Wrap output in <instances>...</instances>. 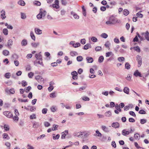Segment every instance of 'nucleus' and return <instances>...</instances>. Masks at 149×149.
Masks as SVG:
<instances>
[{"mask_svg": "<svg viewBox=\"0 0 149 149\" xmlns=\"http://www.w3.org/2000/svg\"><path fill=\"white\" fill-rule=\"evenodd\" d=\"M141 11H140L139 12H138L136 14V16H137V17H139L140 18H142L143 17V15L140 13V12Z\"/></svg>", "mask_w": 149, "mask_h": 149, "instance_id": "obj_49", "label": "nucleus"}, {"mask_svg": "<svg viewBox=\"0 0 149 149\" xmlns=\"http://www.w3.org/2000/svg\"><path fill=\"white\" fill-rule=\"evenodd\" d=\"M18 3L19 5L22 6H24L25 5V2L23 0H21L19 1L18 2Z\"/></svg>", "mask_w": 149, "mask_h": 149, "instance_id": "obj_32", "label": "nucleus"}, {"mask_svg": "<svg viewBox=\"0 0 149 149\" xmlns=\"http://www.w3.org/2000/svg\"><path fill=\"white\" fill-rule=\"evenodd\" d=\"M3 54L5 56H8L9 54V52L7 50H4L3 51Z\"/></svg>", "mask_w": 149, "mask_h": 149, "instance_id": "obj_26", "label": "nucleus"}, {"mask_svg": "<svg viewBox=\"0 0 149 149\" xmlns=\"http://www.w3.org/2000/svg\"><path fill=\"white\" fill-rule=\"evenodd\" d=\"M61 2L62 5L64 6H66L67 4V2L66 0H61Z\"/></svg>", "mask_w": 149, "mask_h": 149, "instance_id": "obj_47", "label": "nucleus"}, {"mask_svg": "<svg viewBox=\"0 0 149 149\" xmlns=\"http://www.w3.org/2000/svg\"><path fill=\"white\" fill-rule=\"evenodd\" d=\"M82 100L85 101H89L90 100V99L89 97L87 96H84L81 98Z\"/></svg>", "mask_w": 149, "mask_h": 149, "instance_id": "obj_41", "label": "nucleus"}, {"mask_svg": "<svg viewBox=\"0 0 149 149\" xmlns=\"http://www.w3.org/2000/svg\"><path fill=\"white\" fill-rule=\"evenodd\" d=\"M123 14L127 16L129 14V11L126 9H125L123 11Z\"/></svg>", "mask_w": 149, "mask_h": 149, "instance_id": "obj_42", "label": "nucleus"}, {"mask_svg": "<svg viewBox=\"0 0 149 149\" xmlns=\"http://www.w3.org/2000/svg\"><path fill=\"white\" fill-rule=\"evenodd\" d=\"M31 89V86H29L26 88V89L25 90V91L27 93H28L29 91Z\"/></svg>", "mask_w": 149, "mask_h": 149, "instance_id": "obj_60", "label": "nucleus"}, {"mask_svg": "<svg viewBox=\"0 0 149 149\" xmlns=\"http://www.w3.org/2000/svg\"><path fill=\"white\" fill-rule=\"evenodd\" d=\"M134 75L136 77H137L138 76H139V77H142L141 74L138 71V70H136L134 72Z\"/></svg>", "mask_w": 149, "mask_h": 149, "instance_id": "obj_17", "label": "nucleus"}, {"mask_svg": "<svg viewBox=\"0 0 149 149\" xmlns=\"http://www.w3.org/2000/svg\"><path fill=\"white\" fill-rule=\"evenodd\" d=\"M108 35L106 33H102L101 35V36L104 38H106L108 37Z\"/></svg>", "mask_w": 149, "mask_h": 149, "instance_id": "obj_44", "label": "nucleus"}, {"mask_svg": "<svg viewBox=\"0 0 149 149\" xmlns=\"http://www.w3.org/2000/svg\"><path fill=\"white\" fill-rule=\"evenodd\" d=\"M104 59V58L103 56H100L99 58L98 59V62L100 63L102 62Z\"/></svg>", "mask_w": 149, "mask_h": 149, "instance_id": "obj_39", "label": "nucleus"}, {"mask_svg": "<svg viewBox=\"0 0 149 149\" xmlns=\"http://www.w3.org/2000/svg\"><path fill=\"white\" fill-rule=\"evenodd\" d=\"M132 77V76L130 74H128L127 77H126V79L128 81H130Z\"/></svg>", "mask_w": 149, "mask_h": 149, "instance_id": "obj_35", "label": "nucleus"}, {"mask_svg": "<svg viewBox=\"0 0 149 149\" xmlns=\"http://www.w3.org/2000/svg\"><path fill=\"white\" fill-rule=\"evenodd\" d=\"M35 79L39 83L41 84H44V79L41 76H36Z\"/></svg>", "mask_w": 149, "mask_h": 149, "instance_id": "obj_2", "label": "nucleus"}, {"mask_svg": "<svg viewBox=\"0 0 149 149\" xmlns=\"http://www.w3.org/2000/svg\"><path fill=\"white\" fill-rule=\"evenodd\" d=\"M35 33L37 34L40 35L42 34V30L38 28L35 29Z\"/></svg>", "mask_w": 149, "mask_h": 149, "instance_id": "obj_14", "label": "nucleus"}, {"mask_svg": "<svg viewBox=\"0 0 149 149\" xmlns=\"http://www.w3.org/2000/svg\"><path fill=\"white\" fill-rule=\"evenodd\" d=\"M125 68L129 70L130 68V65L128 63H126L125 65Z\"/></svg>", "mask_w": 149, "mask_h": 149, "instance_id": "obj_34", "label": "nucleus"}, {"mask_svg": "<svg viewBox=\"0 0 149 149\" xmlns=\"http://www.w3.org/2000/svg\"><path fill=\"white\" fill-rule=\"evenodd\" d=\"M54 3L51 6H52L53 8L56 9H58L60 6L59 5V1L58 0H55L54 2Z\"/></svg>", "mask_w": 149, "mask_h": 149, "instance_id": "obj_3", "label": "nucleus"}, {"mask_svg": "<svg viewBox=\"0 0 149 149\" xmlns=\"http://www.w3.org/2000/svg\"><path fill=\"white\" fill-rule=\"evenodd\" d=\"M147 122V120L146 119H142L140 120V123L142 124L146 123Z\"/></svg>", "mask_w": 149, "mask_h": 149, "instance_id": "obj_30", "label": "nucleus"}, {"mask_svg": "<svg viewBox=\"0 0 149 149\" xmlns=\"http://www.w3.org/2000/svg\"><path fill=\"white\" fill-rule=\"evenodd\" d=\"M3 114L8 118H10L13 117V114L8 111L3 112Z\"/></svg>", "mask_w": 149, "mask_h": 149, "instance_id": "obj_5", "label": "nucleus"}, {"mask_svg": "<svg viewBox=\"0 0 149 149\" xmlns=\"http://www.w3.org/2000/svg\"><path fill=\"white\" fill-rule=\"evenodd\" d=\"M136 60L138 62V67H139L142 64V58L139 55H137L136 57Z\"/></svg>", "mask_w": 149, "mask_h": 149, "instance_id": "obj_4", "label": "nucleus"}, {"mask_svg": "<svg viewBox=\"0 0 149 149\" xmlns=\"http://www.w3.org/2000/svg\"><path fill=\"white\" fill-rule=\"evenodd\" d=\"M33 3L34 5L37 6H40L41 4V3L40 1H34Z\"/></svg>", "mask_w": 149, "mask_h": 149, "instance_id": "obj_36", "label": "nucleus"}, {"mask_svg": "<svg viewBox=\"0 0 149 149\" xmlns=\"http://www.w3.org/2000/svg\"><path fill=\"white\" fill-rule=\"evenodd\" d=\"M77 60L78 61H81L83 60V58L82 56H79L77 57Z\"/></svg>", "mask_w": 149, "mask_h": 149, "instance_id": "obj_46", "label": "nucleus"}, {"mask_svg": "<svg viewBox=\"0 0 149 149\" xmlns=\"http://www.w3.org/2000/svg\"><path fill=\"white\" fill-rule=\"evenodd\" d=\"M70 55L72 56H74L78 55L77 53L75 51H71L70 53Z\"/></svg>", "mask_w": 149, "mask_h": 149, "instance_id": "obj_24", "label": "nucleus"}, {"mask_svg": "<svg viewBox=\"0 0 149 149\" xmlns=\"http://www.w3.org/2000/svg\"><path fill=\"white\" fill-rule=\"evenodd\" d=\"M27 40L25 39H23L21 42V45L22 46H25L27 45Z\"/></svg>", "mask_w": 149, "mask_h": 149, "instance_id": "obj_20", "label": "nucleus"}, {"mask_svg": "<svg viewBox=\"0 0 149 149\" xmlns=\"http://www.w3.org/2000/svg\"><path fill=\"white\" fill-rule=\"evenodd\" d=\"M60 135L59 134H57L56 136H55V134H53V139L54 140L58 139H59L60 137Z\"/></svg>", "mask_w": 149, "mask_h": 149, "instance_id": "obj_28", "label": "nucleus"}, {"mask_svg": "<svg viewBox=\"0 0 149 149\" xmlns=\"http://www.w3.org/2000/svg\"><path fill=\"white\" fill-rule=\"evenodd\" d=\"M101 129L105 132H108L110 131L109 128L104 125H102L101 127Z\"/></svg>", "mask_w": 149, "mask_h": 149, "instance_id": "obj_8", "label": "nucleus"}, {"mask_svg": "<svg viewBox=\"0 0 149 149\" xmlns=\"http://www.w3.org/2000/svg\"><path fill=\"white\" fill-rule=\"evenodd\" d=\"M37 63H38V64L42 66H44V64L42 62V60H39L36 59L34 62V65L37 66V65L36 64Z\"/></svg>", "mask_w": 149, "mask_h": 149, "instance_id": "obj_7", "label": "nucleus"}, {"mask_svg": "<svg viewBox=\"0 0 149 149\" xmlns=\"http://www.w3.org/2000/svg\"><path fill=\"white\" fill-rule=\"evenodd\" d=\"M39 123L37 122H35L33 123V128H38L39 126Z\"/></svg>", "mask_w": 149, "mask_h": 149, "instance_id": "obj_23", "label": "nucleus"}, {"mask_svg": "<svg viewBox=\"0 0 149 149\" xmlns=\"http://www.w3.org/2000/svg\"><path fill=\"white\" fill-rule=\"evenodd\" d=\"M80 46V44L79 43L77 42L76 44H74L73 45V47H74L76 48L77 47Z\"/></svg>", "mask_w": 149, "mask_h": 149, "instance_id": "obj_56", "label": "nucleus"}, {"mask_svg": "<svg viewBox=\"0 0 149 149\" xmlns=\"http://www.w3.org/2000/svg\"><path fill=\"white\" fill-rule=\"evenodd\" d=\"M130 89L129 88L127 87H124L123 91V92L127 94H129V93Z\"/></svg>", "mask_w": 149, "mask_h": 149, "instance_id": "obj_19", "label": "nucleus"}, {"mask_svg": "<svg viewBox=\"0 0 149 149\" xmlns=\"http://www.w3.org/2000/svg\"><path fill=\"white\" fill-rule=\"evenodd\" d=\"M68 133V130H65L64 132H62V134L61 136V138L62 139H65L66 135Z\"/></svg>", "mask_w": 149, "mask_h": 149, "instance_id": "obj_16", "label": "nucleus"}, {"mask_svg": "<svg viewBox=\"0 0 149 149\" xmlns=\"http://www.w3.org/2000/svg\"><path fill=\"white\" fill-rule=\"evenodd\" d=\"M82 13L83 15L84 16H86V9L84 7V6H83L82 7Z\"/></svg>", "mask_w": 149, "mask_h": 149, "instance_id": "obj_37", "label": "nucleus"}, {"mask_svg": "<svg viewBox=\"0 0 149 149\" xmlns=\"http://www.w3.org/2000/svg\"><path fill=\"white\" fill-rule=\"evenodd\" d=\"M111 126L116 128H118L120 126V125L118 123L116 122L112 123Z\"/></svg>", "mask_w": 149, "mask_h": 149, "instance_id": "obj_13", "label": "nucleus"}, {"mask_svg": "<svg viewBox=\"0 0 149 149\" xmlns=\"http://www.w3.org/2000/svg\"><path fill=\"white\" fill-rule=\"evenodd\" d=\"M130 134V132L127 131L126 129H124L122 131V134L124 136H127L129 135Z\"/></svg>", "mask_w": 149, "mask_h": 149, "instance_id": "obj_9", "label": "nucleus"}, {"mask_svg": "<svg viewBox=\"0 0 149 149\" xmlns=\"http://www.w3.org/2000/svg\"><path fill=\"white\" fill-rule=\"evenodd\" d=\"M91 40L93 42H96L97 41V39L94 36L91 37Z\"/></svg>", "mask_w": 149, "mask_h": 149, "instance_id": "obj_53", "label": "nucleus"}, {"mask_svg": "<svg viewBox=\"0 0 149 149\" xmlns=\"http://www.w3.org/2000/svg\"><path fill=\"white\" fill-rule=\"evenodd\" d=\"M118 60L119 62H122L125 60V58L123 57H119L118 58Z\"/></svg>", "mask_w": 149, "mask_h": 149, "instance_id": "obj_52", "label": "nucleus"}, {"mask_svg": "<svg viewBox=\"0 0 149 149\" xmlns=\"http://www.w3.org/2000/svg\"><path fill=\"white\" fill-rule=\"evenodd\" d=\"M71 74L72 75V79L74 80H76L77 79V73L75 71H74L71 73Z\"/></svg>", "mask_w": 149, "mask_h": 149, "instance_id": "obj_10", "label": "nucleus"}, {"mask_svg": "<svg viewBox=\"0 0 149 149\" xmlns=\"http://www.w3.org/2000/svg\"><path fill=\"white\" fill-rule=\"evenodd\" d=\"M95 132L96 133V135L94 134L95 136H97L99 137H101L102 136L101 133L98 130H97L95 131Z\"/></svg>", "mask_w": 149, "mask_h": 149, "instance_id": "obj_27", "label": "nucleus"}, {"mask_svg": "<svg viewBox=\"0 0 149 149\" xmlns=\"http://www.w3.org/2000/svg\"><path fill=\"white\" fill-rule=\"evenodd\" d=\"M91 45L90 44H87L84 45V49L85 50H87L89 48H91Z\"/></svg>", "mask_w": 149, "mask_h": 149, "instance_id": "obj_21", "label": "nucleus"}, {"mask_svg": "<svg viewBox=\"0 0 149 149\" xmlns=\"http://www.w3.org/2000/svg\"><path fill=\"white\" fill-rule=\"evenodd\" d=\"M134 136L136 140H139L140 138V136L138 133L135 134L134 135Z\"/></svg>", "mask_w": 149, "mask_h": 149, "instance_id": "obj_40", "label": "nucleus"}, {"mask_svg": "<svg viewBox=\"0 0 149 149\" xmlns=\"http://www.w3.org/2000/svg\"><path fill=\"white\" fill-rule=\"evenodd\" d=\"M29 107L30 108V109H29V110H30L31 111L33 112L36 109V108L34 107H30L29 106Z\"/></svg>", "mask_w": 149, "mask_h": 149, "instance_id": "obj_45", "label": "nucleus"}, {"mask_svg": "<svg viewBox=\"0 0 149 149\" xmlns=\"http://www.w3.org/2000/svg\"><path fill=\"white\" fill-rule=\"evenodd\" d=\"M134 49L135 51H136L138 52H140V49L139 46H136V47H134Z\"/></svg>", "mask_w": 149, "mask_h": 149, "instance_id": "obj_55", "label": "nucleus"}, {"mask_svg": "<svg viewBox=\"0 0 149 149\" xmlns=\"http://www.w3.org/2000/svg\"><path fill=\"white\" fill-rule=\"evenodd\" d=\"M144 36L146 39L147 40L149 41V33L148 31H146V33H144Z\"/></svg>", "mask_w": 149, "mask_h": 149, "instance_id": "obj_18", "label": "nucleus"}, {"mask_svg": "<svg viewBox=\"0 0 149 149\" xmlns=\"http://www.w3.org/2000/svg\"><path fill=\"white\" fill-rule=\"evenodd\" d=\"M6 17L5 15V12L4 10H2L1 11V17L2 19H4Z\"/></svg>", "mask_w": 149, "mask_h": 149, "instance_id": "obj_11", "label": "nucleus"}, {"mask_svg": "<svg viewBox=\"0 0 149 149\" xmlns=\"http://www.w3.org/2000/svg\"><path fill=\"white\" fill-rule=\"evenodd\" d=\"M30 36L32 39L34 41H35L36 40V37L33 31H31L30 33Z\"/></svg>", "mask_w": 149, "mask_h": 149, "instance_id": "obj_25", "label": "nucleus"}, {"mask_svg": "<svg viewBox=\"0 0 149 149\" xmlns=\"http://www.w3.org/2000/svg\"><path fill=\"white\" fill-rule=\"evenodd\" d=\"M40 43L39 42H33L31 44L32 46L34 48L37 47L39 45Z\"/></svg>", "mask_w": 149, "mask_h": 149, "instance_id": "obj_22", "label": "nucleus"}, {"mask_svg": "<svg viewBox=\"0 0 149 149\" xmlns=\"http://www.w3.org/2000/svg\"><path fill=\"white\" fill-rule=\"evenodd\" d=\"M87 63H92L93 61V58L90 56H88L86 58Z\"/></svg>", "mask_w": 149, "mask_h": 149, "instance_id": "obj_15", "label": "nucleus"}, {"mask_svg": "<svg viewBox=\"0 0 149 149\" xmlns=\"http://www.w3.org/2000/svg\"><path fill=\"white\" fill-rule=\"evenodd\" d=\"M41 13H39V14L37 16V17L38 19H40L42 18V14Z\"/></svg>", "mask_w": 149, "mask_h": 149, "instance_id": "obj_62", "label": "nucleus"}, {"mask_svg": "<svg viewBox=\"0 0 149 149\" xmlns=\"http://www.w3.org/2000/svg\"><path fill=\"white\" fill-rule=\"evenodd\" d=\"M95 50L96 51H100L102 49V48L98 46L95 47Z\"/></svg>", "mask_w": 149, "mask_h": 149, "instance_id": "obj_61", "label": "nucleus"}, {"mask_svg": "<svg viewBox=\"0 0 149 149\" xmlns=\"http://www.w3.org/2000/svg\"><path fill=\"white\" fill-rule=\"evenodd\" d=\"M85 138L88 137L91 134V133L90 131H84Z\"/></svg>", "mask_w": 149, "mask_h": 149, "instance_id": "obj_12", "label": "nucleus"}, {"mask_svg": "<svg viewBox=\"0 0 149 149\" xmlns=\"http://www.w3.org/2000/svg\"><path fill=\"white\" fill-rule=\"evenodd\" d=\"M21 18L22 19H25L26 17V15L25 13H21Z\"/></svg>", "mask_w": 149, "mask_h": 149, "instance_id": "obj_50", "label": "nucleus"}, {"mask_svg": "<svg viewBox=\"0 0 149 149\" xmlns=\"http://www.w3.org/2000/svg\"><path fill=\"white\" fill-rule=\"evenodd\" d=\"M13 41L12 40L10 39L8 41L7 46L9 47L13 45Z\"/></svg>", "mask_w": 149, "mask_h": 149, "instance_id": "obj_29", "label": "nucleus"}, {"mask_svg": "<svg viewBox=\"0 0 149 149\" xmlns=\"http://www.w3.org/2000/svg\"><path fill=\"white\" fill-rule=\"evenodd\" d=\"M120 22V20L112 15L109 17L108 20L106 22V24L108 25H114L116 23H119Z\"/></svg>", "mask_w": 149, "mask_h": 149, "instance_id": "obj_1", "label": "nucleus"}, {"mask_svg": "<svg viewBox=\"0 0 149 149\" xmlns=\"http://www.w3.org/2000/svg\"><path fill=\"white\" fill-rule=\"evenodd\" d=\"M57 109V108L56 107L53 106L51 108V110L52 112H54Z\"/></svg>", "mask_w": 149, "mask_h": 149, "instance_id": "obj_54", "label": "nucleus"}, {"mask_svg": "<svg viewBox=\"0 0 149 149\" xmlns=\"http://www.w3.org/2000/svg\"><path fill=\"white\" fill-rule=\"evenodd\" d=\"M13 118L14 121L17 122L19 120V118L17 116H15L14 117L13 116Z\"/></svg>", "mask_w": 149, "mask_h": 149, "instance_id": "obj_51", "label": "nucleus"}, {"mask_svg": "<svg viewBox=\"0 0 149 149\" xmlns=\"http://www.w3.org/2000/svg\"><path fill=\"white\" fill-rule=\"evenodd\" d=\"M50 97L52 98H54L56 97V95L55 92L52 93L50 94Z\"/></svg>", "mask_w": 149, "mask_h": 149, "instance_id": "obj_48", "label": "nucleus"}, {"mask_svg": "<svg viewBox=\"0 0 149 149\" xmlns=\"http://www.w3.org/2000/svg\"><path fill=\"white\" fill-rule=\"evenodd\" d=\"M35 57L37 60H42L41 52H40L36 54H35Z\"/></svg>", "mask_w": 149, "mask_h": 149, "instance_id": "obj_6", "label": "nucleus"}, {"mask_svg": "<svg viewBox=\"0 0 149 149\" xmlns=\"http://www.w3.org/2000/svg\"><path fill=\"white\" fill-rule=\"evenodd\" d=\"M40 13H41V14H42V17H44L46 13V11L44 10L43 11H41Z\"/></svg>", "mask_w": 149, "mask_h": 149, "instance_id": "obj_64", "label": "nucleus"}, {"mask_svg": "<svg viewBox=\"0 0 149 149\" xmlns=\"http://www.w3.org/2000/svg\"><path fill=\"white\" fill-rule=\"evenodd\" d=\"M105 115L107 117H109L111 116V113L110 111H109L105 113Z\"/></svg>", "mask_w": 149, "mask_h": 149, "instance_id": "obj_38", "label": "nucleus"}, {"mask_svg": "<svg viewBox=\"0 0 149 149\" xmlns=\"http://www.w3.org/2000/svg\"><path fill=\"white\" fill-rule=\"evenodd\" d=\"M30 118L31 119H33L36 118V115L35 114H33L30 116Z\"/></svg>", "mask_w": 149, "mask_h": 149, "instance_id": "obj_57", "label": "nucleus"}, {"mask_svg": "<svg viewBox=\"0 0 149 149\" xmlns=\"http://www.w3.org/2000/svg\"><path fill=\"white\" fill-rule=\"evenodd\" d=\"M34 75V73L32 72H30L28 73V76L29 78H32L33 76Z\"/></svg>", "mask_w": 149, "mask_h": 149, "instance_id": "obj_58", "label": "nucleus"}, {"mask_svg": "<svg viewBox=\"0 0 149 149\" xmlns=\"http://www.w3.org/2000/svg\"><path fill=\"white\" fill-rule=\"evenodd\" d=\"M58 125H53V128L52 129V130L53 131H55L58 130Z\"/></svg>", "mask_w": 149, "mask_h": 149, "instance_id": "obj_33", "label": "nucleus"}, {"mask_svg": "<svg viewBox=\"0 0 149 149\" xmlns=\"http://www.w3.org/2000/svg\"><path fill=\"white\" fill-rule=\"evenodd\" d=\"M112 54V52H109L106 53V57H109Z\"/></svg>", "mask_w": 149, "mask_h": 149, "instance_id": "obj_63", "label": "nucleus"}, {"mask_svg": "<svg viewBox=\"0 0 149 149\" xmlns=\"http://www.w3.org/2000/svg\"><path fill=\"white\" fill-rule=\"evenodd\" d=\"M10 73H7L5 74V77L7 79H9L10 77Z\"/></svg>", "mask_w": 149, "mask_h": 149, "instance_id": "obj_59", "label": "nucleus"}, {"mask_svg": "<svg viewBox=\"0 0 149 149\" xmlns=\"http://www.w3.org/2000/svg\"><path fill=\"white\" fill-rule=\"evenodd\" d=\"M3 138L4 139H6L7 140H8L10 139V137L8 136V134L6 133H4L3 134Z\"/></svg>", "mask_w": 149, "mask_h": 149, "instance_id": "obj_31", "label": "nucleus"}, {"mask_svg": "<svg viewBox=\"0 0 149 149\" xmlns=\"http://www.w3.org/2000/svg\"><path fill=\"white\" fill-rule=\"evenodd\" d=\"M3 32L5 35H7L8 33V29L6 28L3 29Z\"/></svg>", "mask_w": 149, "mask_h": 149, "instance_id": "obj_43", "label": "nucleus"}]
</instances>
